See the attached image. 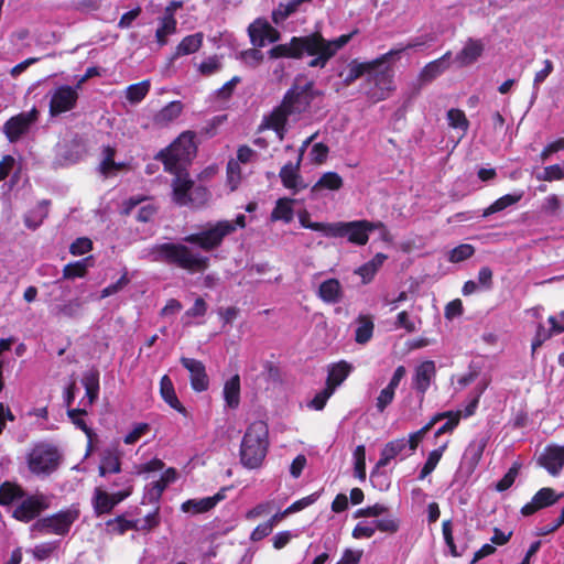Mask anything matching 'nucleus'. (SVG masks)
Masks as SVG:
<instances>
[{
    "label": "nucleus",
    "instance_id": "nucleus-23",
    "mask_svg": "<svg viewBox=\"0 0 564 564\" xmlns=\"http://www.w3.org/2000/svg\"><path fill=\"white\" fill-rule=\"evenodd\" d=\"M225 488L219 490L212 497H205L200 499H188L181 506V510L185 513L198 514L208 512L214 509L218 502L225 499Z\"/></svg>",
    "mask_w": 564,
    "mask_h": 564
},
{
    "label": "nucleus",
    "instance_id": "nucleus-27",
    "mask_svg": "<svg viewBox=\"0 0 564 564\" xmlns=\"http://www.w3.org/2000/svg\"><path fill=\"white\" fill-rule=\"evenodd\" d=\"M408 449L406 438H397L384 445L380 453V458L377 463V468L387 466L393 458L402 455L405 458L409 454L405 453Z\"/></svg>",
    "mask_w": 564,
    "mask_h": 564
},
{
    "label": "nucleus",
    "instance_id": "nucleus-41",
    "mask_svg": "<svg viewBox=\"0 0 564 564\" xmlns=\"http://www.w3.org/2000/svg\"><path fill=\"white\" fill-rule=\"evenodd\" d=\"M177 21L175 17L163 15L159 20V28L155 31V39L160 46L167 43V37L176 32Z\"/></svg>",
    "mask_w": 564,
    "mask_h": 564
},
{
    "label": "nucleus",
    "instance_id": "nucleus-12",
    "mask_svg": "<svg viewBox=\"0 0 564 564\" xmlns=\"http://www.w3.org/2000/svg\"><path fill=\"white\" fill-rule=\"evenodd\" d=\"M77 510H66L58 512L50 518L37 520V531L53 532L56 534H65L69 531L72 523L77 519Z\"/></svg>",
    "mask_w": 564,
    "mask_h": 564
},
{
    "label": "nucleus",
    "instance_id": "nucleus-31",
    "mask_svg": "<svg viewBox=\"0 0 564 564\" xmlns=\"http://www.w3.org/2000/svg\"><path fill=\"white\" fill-rule=\"evenodd\" d=\"M182 111L183 105L181 101H171L154 115L153 123L160 128L166 127L175 121L181 116Z\"/></svg>",
    "mask_w": 564,
    "mask_h": 564
},
{
    "label": "nucleus",
    "instance_id": "nucleus-57",
    "mask_svg": "<svg viewBox=\"0 0 564 564\" xmlns=\"http://www.w3.org/2000/svg\"><path fill=\"white\" fill-rule=\"evenodd\" d=\"M129 283L130 279L128 276V271L127 269H124L117 282L109 284L108 286L101 290L99 297L106 299L110 295L117 294L118 292L122 291Z\"/></svg>",
    "mask_w": 564,
    "mask_h": 564
},
{
    "label": "nucleus",
    "instance_id": "nucleus-45",
    "mask_svg": "<svg viewBox=\"0 0 564 564\" xmlns=\"http://www.w3.org/2000/svg\"><path fill=\"white\" fill-rule=\"evenodd\" d=\"M224 398L229 408H237L240 401V379L239 376L230 378L224 387Z\"/></svg>",
    "mask_w": 564,
    "mask_h": 564
},
{
    "label": "nucleus",
    "instance_id": "nucleus-15",
    "mask_svg": "<svg viewBox=\"0 0 564 564\" xmlns=\"http://www.w3.org/2000/svg\"><path fill=\"white\" fill-rule=\"evenodd\" d=\"M564 497V494H557L550 487L541 488L529 501L521 508V513L524 517L534 514L536 511L555 505L560 499Z\"/></svg>",
    "mask_w": 564,
    "mask_h": 564
},
{
    "label": "nucleus",
    "instance_id": "nucleus-36",
    "mask_svg": "<svg viewBox=\"0 0 564 564\" xmlns=\"http://www.w3.org/2000/svg\"><path fill=\"white\" fill-rule=\"evenodd\" d=\"M351 369V366L346 361L332 365L328 369L326 387L333 388V391L335 392L336 388L349 376Z\"/></svg>",
    "mask_w": 564,
    "mask_h": 564
},
{
    "label": "nucleus",
    "instance_id": "nucleus-42",
    "mask_svg": "<svg viewBox=\"0 0 564 564\" xmlns=\"http://www.w3.org/2000/svg\"><path fill=\"white\" fill-rule=\"evenodd\" d=\"M293 203L294 200L291 198H279L275 203V206L271 213V219L273 221L275 220H282L286 224H289L293 219Z\"/></svg>",
    "mask_w": 564,
    "mask_h": 564
},
{
    "label": "nucleus",
    "instance_id": "nucleus-64",
    "mask_svg": "<svg viewBox=\"0 0 564 564\" xmlns=\"http://www.w3.org/2000/svg\"><path fill=\"white\" fill-rule=\"evenodd\" d=\"M220 67L219 58L217 56H210L198 65V70L202 75L209 76L217 73Z\"/></svg>",
    "mask_w": 564,
    "mask_h": 564
},
{
    "label": "nucleus",
    "instance_id": "nucleus-7",
    "mask_svg": "<svg viewBox=\"0 0 564 564\" xmlns=\"http://www.w3.org/2000/svg\"><path fill=\"white\" fill-rule=\"evenodd\" d=\"M314 99L313 83L299 84V79L285 94L282 104L291 112L301 113L305 111Z\"/></svg>",
    "mask_w": 564,
    "mask_h": 564
},
{
    "label": "nucleus",
    "instance_id": "nucleus-19",
    "mask_svg": "<svg viewBox=\"0 0 564 564\" xmlns=\"http://www.w3.org/2000/svg\"><path fill=\"white\" fill-rule=\"evenodd\" d=\"M436 376V366L432 360H425L416 366L412 387L423 398Z\"/></svg>",
    "mask_w": 564,
    "mask_h": 564
},
{
    "label": "nucleus",
    "instance_id": "nucleus-20",
    "mask_svg": "<svg viewBox=\"0 0 564 564\" xmlns=\"http://www.w3.org/2000/svg\"><path fill=\"white\" fill-rule=\"evenodd\" d=\"M406 370L404 366L395 368L392 378L390 379L387 387H384L376 399V409L379 413H383L384 410L392 403L395 395V390L399 387L401 380L405 377Z\"/></svg>",
    "mask_w": 564,
    "mask_h": 564
},
{
    "label": "nucleus",
    "instance_id": "nucleus-13",
    "mask_svg": "<svg viewBox=\"0 0 564 564\" xmlns=\"http://www.w3.org/2000/svg\"><path fill=\"white\" fill-rule=\"evenodd\" d=\"M129 496V488L126 491H113L109 494L105 489L97 487L93 496L94 511L97 516L109 513L118 503Z\"/></svg>",
    "mask_w": 564,
    "mask_h": 564
},
{
    "label": "nucleus",
    "instance_id": "nucleus-33",
    "mask_svg": "<svg viewBox=\"0 0 564 564\" xmlns=\"http://www.w3.org/2000/svg\"><path fill=\"white\" fill-rule=\"evenodd\" d=\"M318 296L328 304H335L343 299V288L337 279H328L321 283L318 288Z\"/></svg>",
    "mask_w": 564,
    "mask_h": 564
},
{
    "label": "nucleus",
    "instance_id": "nucleus-51",
    "mask_svg": "<svg viewBox=\"0 0 564 564\" xmlns=\"http://www.w3.org/2000/svg\"><path fill=\"white\" fill-rule=\"evenodd\" d=\"M442 532L445 540V543L449 550V553L455 556H462L466 550V546H462L460 549L455 544L453 536V527L451 520H445L442 524Z\"/></svg>",
    "mask_w": 564,
    "mask_h": 564
},
{
    "label": "nucleus",
    "instance_id": "nucleus-62",
    "mask_svg": "<svg viewBox=\"0 0 564 564\" xmlns=\"http://www.w3.org/2000/svg\"><path fill=\"white\" fill-rule=\"evenodd\" d=\"M227 178L231 189H236L241 181V170L238 162L231 160L227 165Z\"/></svg>",
    "mask_w": 564,
    "mask_h": 564
},
{
    "label": "nucleus",
    "instance_id": "nucleus-34",
    "mask_svg": "<svg viewBox=\"0 0 564 564\" xmlns=\"http://www.w3.org/2000/svg\"><path fill=\"white\" fill-rule=\"evenodd\" d=\"M487 443L488 437L486 435H477L474 440L470 441L464 453V458L470 467L474 468L478 465Z\"/></svg>",
    "mask_w": 564,
    "mask_h": 564
},
{
    "label": "nucleus",
    "instance_id": "nucleus-18",
    "mask_svg": "<svg viewBox=\"0 0 564 564\" xmlns=\"http://www.w3.org/2000/svg\"><path fill=\"white\" fill-rule=\"evenodd\" d=\"M181 364L189 372L191 386L196 392H203L208 389L209 380L205 366L202 361L194 358H181Z\"/></svg>",
    "mask_w": 564,
    "mask_h": 564
},
{
    "label": "nucleus",
    "instance_id": "nucleus-29",
    "mask_svg": "<svg viewBox=\"0 0 564 564\" xmlns=\"http://www.w3.org/2000/svg\"><path fill=\"white\" fill-rule=\"evenodd\" d=\"M82 382L85 387V397L80 400V406L89 409L99 394V373L97 371H88L83 376Z\"/></svg>",
    "mask_w": 564,
    "mask_h": 564
},
{
    "label": "nucleus",
    "instance_id": "nucleus-3",
    "mask_svg": "<svg viewBox=\"0 0 564 564\" xmlns=\"http://www.w3.org/2000/svg\"><path fill=\"white\" fill-rule=\"evenodd\" d=\"M269 448V429L265 422L254 421L246 430L240 445V462L249 468L262 465Z\"/></svg>",
    "mask_w": 564,
    "mask_h": 564
},
{
    "label": "nucleus",
    "instance_id": "nucleus-11",
    "mask_svg": "<svg viewBox=\"0 0 564 564\" xmlns=\"http://www.w3.org/2000/svg\"><path fill=\"white\" fill-rule=\"evenodd\" d=\"M34 120L35 107H32L28 112H21L10 118L3 124L2 132L10 142H15L30 130Z\"/></svg>",
    "mask_w": 564,
    "mask_h": 564
},
{
    "label": "nucleus",
    "instance_id": "nucleus-21",
    "mask_svg": "<svg viewBox=\"0 0 564 564\" xmlns=\"http://www.w3.org/2000/svg\"><path fill=\"white\" fill-rule=\"evenodd\" d=\"M300 163H286L280 170L279 176L283 184V186L293 194L304 189L307 187V184L304 182L302 175L300 174Z\"/></svg>",
    "mask_w": 564,
    "mask_h": 564
},
{
    "label": "nucleus",
    "instance_id": "nucleus-43",
    "mask_svg": "<svg viewBox=\"0 0 564 564\" xmlns=\"http://www.w3.org/2000/svg\"><path fill=\"white\" fill-rule=\"evenodd\" d=\"M93 265V258L87 257L85 259L70 262L63 269V276L65 279H76L86 275L88 269Z\"/></svg>",
    "mask_w": 564,
    "mask_h": 564
},
{
    "label": "nucleus",
    "instance_id": "nucleus-14",
    "mask_svg": "<svg viewBox=\"0 0 564 564\" xmlns=\"http://www.w3.org/2000/svg\"><path fill=\"white\" fill-rule=\"evenodd\" d=\"M78 88L70 86L57 87L51 97L50 110L52 115H58L72 110L78 98Z\"/></svg>",
    "mask_w": 564,
    "mask_h": 564
},
{
    "label": "nucleus",
    "instance_id": "nucleus-32",
    "mask_svg": "<svg viewBox=\"0 0 564 564\" xmlns=\"http://www.w3.org/2000/svg\"><path fill=\"white\" fill-rule=\"evenodd\" d=\"M115 153L116 150L109 145L102 148V158L98 165V171L105 177L116 175L119 171H121L124 167V163H119L115 161Z\"/></svg>",
    "mask_w": 564,
    "mask_h": 564
},
{
    "label": "nucleus",
    "instance_id": "nucleus-49",
    "mask_svg": "<svg viewBox=\"0 0 564 564\" xmlns=\"http://www.w3.org/2000/svg\"><path fill=\"white\" fill-rule=\"evenodd\" d=\"M373 333V322L369 316H359L358 326L355 332V340L358 344H366Z\"/></svg>",
    "mask_w": 564,
    "mask_h": 564
},
{
    "label": "nucleus",
    "instance_id": "nucleus-6",
    "mask_svg": "<svg viewBox=\"0 0 564 564\" xmlns=\"http://www.w3.org/2000/svg\"><path fill=\"white\" fill-rule=\"evenodd\" d=\"M235 231V225L229 220L207 224L199 232L184 237L187 243L196 245L204 251L217 249L224 239Z\"/></svg>",
    "mask_w": 564,
    "mask_h": 564
},
{
    "label": "nucleus",
    "instance_id": "nucleus-37",
    "mask_svg": "<svg viewBox=\"0 0 564 564\" xmlns=\"http://www.w3.org/2000/svg\"><path fill=\"white\" fill-rule=\"evenodd\" d=\"M523 195H524L523 191H518V192L501 196L500 198L495 200L490 206H488L486 209H484L482 217H488L495 213L502 212L506 208L516 205L517 203H519L522 199Z\"/></svg>",
    "mask_w": 564,
    "mask_h": 564
},
{
    "label": "nucleus",
    "instance_id": "nucleus-35",
    "mask_svg": "<svg viewBox=\"0 0 564 564\" xmlns=\"http://www.w3.org/2000/svg\"><path fill=\"white\" fill-rule=\"evenodd\" d=\"M343 178L336 172H326L319 180L311 187L312 197H316L323 189L338 191L343 187Z\"/></svg>",
    "mask_w": 564,
    "mask_h": 564
},
{
    "label": "nucleus",
    "instance_id": "nucleus-58",
    "mask_svg": "<svg viewBox=\"0 0 564 564\" xmlns=\"http://www.w3.org/2000/svg\"><path fill=\"white\" fill-rule=\"evenodd\" d=\"M475 252L471 245L463 243L451 250L448 260L453 263L462 262L469 259Z\"/></svg>",
    "mask_w": 564,
    "mask_h": 564
},
{
    "label": "nucleus",
    "instance_id": "nucleus-5",
    "mask_svg": "<svg viewBox=\"0 0 564 564\" xmlns=\"http://www.w3.org/2000/svg\"><path fill=\"white\" fill-rule=\"evenodd\" d=\"M196 153L194 133L183 132L173 143L158 154L167 172L186 171Z\"/></svg>",
    "mask_w": 564,
    "mask_h": 564
},
{
    "label": "nucleus",
    "instance_id": "nucleus-60",
    "mask_svg": "<svg viewBox=\"0 0 564 564\" xmlns=\"http://www.w3.org/2000/svg\"><path fill=\"white\" fill-rule=\"evenodd\" d=\"M328 153L329 148L326 144L318 142L312 145L308 158L312 163L321 165L326 162Z\"/></svg>",
    "mask_w": 564,
    "mask_h": 564
},
{
    "label": "nucleus",
    "instance_id": "nucleus-24",
    "mask_svg": "<svg viewBox=\"0 0 564 564\" xmlns=\"http://www.w3.org/2000/svg\"><path fill=\"white\" fill-rule=\"evenodd\" d=\"M484 52V43L480 40L469 39L464 47L456 54L454 63L458 67H466L474 64Z\"/></svg>",
    "mask_w": 564,
    "mask_h": 564
},
{
    "label": "nucleus",
    "instance_id": "nucleus-46",
    "mask_svg": "<svg viewBox=\"0 0 564 564\" xmlns=\"http://www.w3.org/2000/svg\"><path fill=\"white\" fill-rule=\"evenodd\" d=\"M23 497L24 492L17 484L6 481L0 486V505L2 506H8Z\"/></svg>",
    "mask_w": 564,
    "mask_h": 564
},
{
    "label": "nucleus",
    "instance_id": "nucleus-44",
    "mask_svg": "<svg viewBox=\"0 0 564 564\" xmlns=\"http://www.w3.org/2000/svg\"><path fill=\"white\" fill-rule=\"evenodd\" d=\"M13 518L22 522H29L35 518V497H26L19 503L12 513Z\"/></svg>",
    "mask_w": 564,
    "mask_h": 564
},
{
    "label": "nucleus",
    "instance_id": "nucleus-8",
    "mask_svg": "<svg viewBox=\"0 0 564 564\" xmlns=\"http://www.w3.org/2000/svg\"><path fill=\"white\" fill-rule=\"evenodd\" d=\"M64 454L59 445L43 442L37 444V475H50L58 469Z\"/></svg>",
    "mask_w": 564,
    "mask_h": 564
},
{
    "label": "nucleus",
    "instance_id": "nucleus-30",
    "mask_svg": "<svg viewBox=\"0 0 564 564\" xmlns=\"http://www.w3.org/2000/svg\"><path fill=\"white\" fill-rule=\"evenodd\" d=\"M160 394L161 398L175 411L184 416H187V411L180 402L174 384L167 375H164L160 380Z\"/></svg>",
    "mask_w": 564,
    "mask_h": 564
},
{
    "label": "nucleus",
    "instance_id": "nucleus-48",
    "mask_svg": "<svg viewBox=\"0 0 564 564\" xmlns=\"http://www.w3.org/2000/svg\"><path fill=\"white\" fill-rule=\"evenodd\" d=\"M446 117H447L448 126L453 129L460 130L462 131L460 138H463L469 128V121L466 118L465 112L460 109L452 108L447 111Z\"/></svg>",
    "mask_w": 564,
    "mask_h": 564
},
{
    "label": "nucleus",
    "instance_id": "nucleus-55",
    "mask_svg": "<svg viewBox=\"0 0 564 564\" xmlns=\"http://www.w3.org/2000/svg\"><path fill=\"white\" fill-rule=\"evenodd\" d=\"M539 181L554 182L564 180V162L562 164H553L545 166L543 171L536 175Z\"/></svg>",
    "mask_w": 564,
    "mask_h": 564
},
{
    "label": "nucleus",
    "instance_id": "nucleus-28",
    "mask_svg": "<svg viewBox=\"0 0 564 564\" xmlns=\"http://www.w3.org/2000/svg\"><path fill=\"white\" fill-rule=\"evenodd\" d=\"M452 53L448 51L443 56L427 63L420 72V80L430 83L441 76L448 67Z\"/></svg>",
    "mask_w": 564,
    "mask_h": 564
},
{
    "label": "nucleus",
    "instance_id": "nucleus-50",
    "mask_svg": "<svg viewBox=\"0 0 564 564\" xmlns=\"http://www.w3.org/2000/svg\"><path fill=\"white\" fill-rule=\"evenodd\" d=\"M150 87H151V84H150V80H148V79L142 80L137 84H132V85L128 86L126 89V98L131 104H138L141 100H143L144 97L148 95Z\"/></svg>",
    "mask_w": 564,
    "mask_h": 564
},
{
    "label": "nucleus",
    "instance_id": "nucleus-39",
    "mask_svg": "<svg viewBox=\"0 0 564 564\" xmlns=\"http://www.w3.org/2000/svg\"><path fill=\"white\" fill-rule=\"evenodd\" d=\"M203 40L204 35L200 32L185 36L176 46L173 58L197 52L203 44Z\"/></svg>",
    "mask_w": 564,
    "mask_h": 564
},
{
    "label": "nucleus",
    "instance_id": "nucleus-52",
    "mask_svg": "<svg viewBox=\"0 0 564 564\" xmlns=\"http://www.w3.org/2000/svg\"><path fill=\"white\" fill-rule=\"evenodd\" d=\"M87 409L80 406L79 409H68L67 415L72 423L82 430L89 438L93 436V430L87 425L86 421L84 420V415L87 414Z\"/></svg>",
    "mask_w": 564,
    "mask_h": 564
},
{
    "label": "nucleus",
    "instance_id": "nucleus-54",
    "mask_svg": "<svg viewBox=\"0 0 564 564\" xmlns=\"http://www.w3.org/2000/svg\"><path fill=\"white\" fill-rule=\"evenodd\" d=\"M354 470L355 476L360 479H366V448L364 445H358L354 453Z\"/></svg>",
    "mask_w": 564,
    "mask_h": 564
},
{
    "label": "nucleus",
    "instance_id": "nucleus-47",
    "mask_svg": "<svg viewBox=\"0 0 564 564\" xmlns=\"http://www.w3.org/2000/svg\"><path fill=\"white\" fill-rule=\"evenodd\" d=\"M138 522L134 520H128L124 516H119L115 519H110L106 522V529L108 533L122 535L129 530L137 531Z\"/></svg>",
    "mask_w": 564,
    "mask_h": 564
},
{
    "label": "nucleus",
    "instance_id": "nucleus-53",
    "mask_svg": "<svg viewBox=\"0 0 564 564\" xmlns=\"http://www.w3.org/2000/svg\"><path fill=\"white\" fill-rule=\"evenodd\" d=\"M541 212L547 216L558 217L562 212V200L558 195H547L541 205Z\"/></svg>",
    "mask_w": 564,
    "mask_h": 564
},
{
    "label": "nucleus",
    "instance_id": "nucleus-9",
    "mask_svg": "<svg viewBox=\"0 0 564 564\" xmlns=\"http://www.w3.org/2000/svg\"><path fill=\"white\" fill-rule=\"evenodd\" d=\"M399 529V521L392 517H382L381 519L359 521L352 530L354 539H369L377 531L384 533H394Z\"/></svg>",
    "mask_w": 564,
    "mask_h": 564
},
{
    "label": "nucleus",
    "instance_id": "nucleus-4",
    "mask_svg": "<svg viewBox=\"0 0 564 564\" xmlns=\"http://www.w3.org/2000/svg\"><path fill=\"white\" fill-rule=\"evenodd\" d=\"M380 230L382 238L387 239L388 230L381 221L352 220L329 223L328 238H347L350 243L365 246L369 240V235L373 230Z\"/></svg>",
    "mask_w": 564,
    "mask_h": 564
},
{
    "label": "nucleus",
    "instance_id": "nucleus-25",
    "mask_svg": "<svg viewBox=\"0 0 564 564\" xmlns=\"http://www.w3.org/2000/svg\"><path fill=\"white\" fill-rule=\"evenodd\" d=\"M121 470V454L117 447H107L101 452L98 467L99 475L107 477Z\"/></svg>",
    "mask_w": 564,
    "mask_h": 564
},
{
    "label": "nucleus",
    "instance_id": "nucleus-10",
    "mask_svg": "<svg viewBox=\"0 0 564 564\" xmlns=\"http://www.w3.org/2000/svg\"><path fill=\"white\" fill-rule=\"evenodd\" d=\"M395 53H398V51H389L370 62L352 59L347 66V72L345 74H340V76H344V84L349 86L365 74H371L380 65L392 59V56Z\"/></svg>",
    "mask_w": 564,
    "mask_h": 564
},
{
    "label": "nucleus",
    "instance_id": "nucleus-56",
    "mask_svg": "<svg viewBox=\"0 0 564 564\" xmlns=\"http://www.w3.org/2000/svg\"><path fill=\"white\" fill-rule=\"evenodd\" d=\"M388 512V507L382 505V503H376L373 506H368L366 508H361V509H358L355 513H354V518L355 519H359V518H376V519H381L380 517L381 516H386V513Z\"/></svg>",
    "mask_w": 564,
    "mask_h": 564
},
{
    "label": "nucleus",
    "instance_id": "nucleus-40",
    "mask_svg": "<svg viewBox=\"0 0 564 564\" xmlns=\"http://www.w3.org/2000/svg\"><path fill=\"white\" fill-rule=\"evenodd\" d=\"M386 260L384 253H377L370 261L360 265L355 273L361 276L364 283H369Z\"/></svg>",
    "mask_w": 564,
    "mask_h": 564
},
{
    "label": "nucleus",
    "instance_id": "nucleus-26",
    "mask_svg": "<svg viewBox=\"0 0 564 564\" xmlns=\"http://www.w3.org/2000/svg\"><path fill=\"white\" fill-rule=\"evenodd\" d=\"M291 116V112L281 104L279 107L273 109V111L264 117L262 123L260 124V130L262 129H272L276 132L280 139H283L285 124L288 117Z\"/></svg>",
    "mask_w": 564,
    "mask_h": 564
},
{
    "label": "nucleus",
    "instance_id": "nucleus-38",
    "mask_svg": "<svg viewBox=\"0 0 564 564\" xmlns=\"http://www.w3.org/2000/svg\"><path fill=\"white\" fill-rule=\"evenodd\" d=\"M448 444L449 440H445L438 445L437 448L429 453L426 462L424 463L419 475L420 480L425 479L436 468Z\"/></svg>",
    "mask_w": 564,
    "mask_h": 564
},
{
    "label": "nucleus",
    "instance_id": "nucleus-1",
    "mask_svg": "<svg viewBox=\"0 0 564 564\" xmlns=\"http://www.w3.org/2000/svg\"><path fill=\"white\" fill-rule=\"evenodd\" d=\"M352 37V34H343L337 39L327 41L319 33L308 36L293 37L288 44L272 47L269 54L272 58H300L304 53L314 56L308 63L310 67L324 68L327 62L336 55Z\"/></svg>",
    "mask_w": 564,
    "mask_h": 564
},
{
    "label": "nucleus",
    "instance_id": "nucleus-16",
    "mask_svg": "<svg viewBox=\"0 0 564 564\" xmlns=\"http://www.w3.org/2000/svg\"><path fill=\"white\" fill-rule=\"evenodd\" d=\"M250 41L254 46L262 47L267 43L276 42L280 33L263 19H257L248 28Z\"/></svg>",
    "mask_w": 564,
    "mask_h": 564
},
{
    "label": "nucleus",
    "instance_id": "nucleus-59",
    "mask_svg": "<svg viewBox=\"0 0 564 564\" xmlns=\"http://www.w3.org/2000/svg\"><path fill=\"white\" fill-rule=\"evenodd\" d=\"M299 221H300V225L303 227V228H306V229H311V230H314V231H318V232H322L325 237H327V232H328V227H329V223H316V221H312L310 219V215L307 212H303L299 215Z\"/></svg>",
    "mask_w": 564,
    "mask_h": 564
},
{
    "label": "nucleus",
    "instance_id": "nucleus-63",
    "mask_svg": "<svg viewBox=\"0 0 564 564\" xmlns=\"http://www.w3.org/2000/svg\"><path fill=\"white\" fill-rule=\"evenodd\" d=\"M149 431L150 426L148 423H138L137 425L133 426L132 431L124 436L123 442L128 445H132L137 443Z\"/></svg>",
    "mask_w": 564,
    "mask_h": 564
},
{
    "label": "nucleus",
    "instance_id": "nucleus-2",
    "mask_svg": "<svg viewBox=\"0 0 564 564\" xmlns=\"http://www.w3.org/2000/svg\"><path fill=\"white\" fill-rule=\"evenodd\" d=\"M142 257L153 262L174 264L189 273L203 272L209 264L208 257L193 251L182 243L166 242L155 245L144 250Z\"/></svg>",
    "mask_w": 564,
    "mask_h": 564
},
{
    "label": "nucleus",
    "instance_id": "nucleus-61",
    "mask_svg": "<svg viewBox=\"0 0 564 564\" xmlns=\"http://www.w3.org/2000/svg\"><path fill=\"white\" fill-rule=\"evenodd\" d=\"M334 394L333 388L325 387L323 390L317 392L314 398L307 403V408L321 411L325 408L328 399Z\"/></svg>",
    "mask_w": 564,
    "mask_h": 564
},
{
    "label": "nucleus",
    "instance_id": "nucleus-22",
    "mask_svg": "<svg viewBox=\"0 0 564 564\" xmlns=\"http://www.w3.org/2000/svg\"><path fill=\"white\" fill-rule=\"evenodd\" d=\"M175 175L173 181V198L174 202L181 206L189 205L193 199L189 191L193 188V181L188 177L186 171L171 172Z\"/></svg>",
    "mask_w": 564,
    "mask_h": 564
},
{
    "label": "nucleus",
    "instance_id": "nucleus-17",
    "mask_svg": "<svg viewBox=\"0 0 564 564\" xmlns=\"http://www.w3.org/2000/svg\"><path fill=\"white\" fill-rule=\"evenodd\" d=\"M539 464L552 476L564 470V446L549 445L539 457Z\"/></svg>",
    "mask_w": 564,
    "mask_h": 564
}]
</instances>
